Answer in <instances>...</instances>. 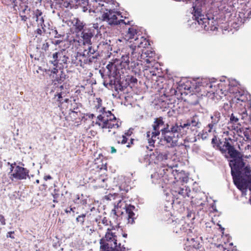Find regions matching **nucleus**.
<instances>
[{"label": "nucleus", "mask_w": 251, "mask_h": 251, "mask_svg": "<svg viewBox=\"0 0 251 251\" xmlns=\"http://www.w3.org/2000/svg\"><path fill=\"white\" fill-rule=\"evenodd\" d=\"M115 226H113L111 221H109L106 217L98 222V230L99 231L106 230L105 236L100 240V251H109L112 248L118 246L120 242L121 235H117L115 232Z\"/></svg>", "instance_id": "1"}, {"label": "nucleus", "mask_w": 251, "mask_h": 251, "mask_svg": "<svg viewBox=\"0 0 251 251\" xmlns=\"http://www.w3.org/2000/svg\"><path fill=\"white\" fill-rule=\"evenodd\" d=\"M180 127L176 124L166 130H163L161 135L160 141L163 145L168 148H173L177 145L179 132Z\"/></svg>", "instance_id": "2"}, {"label": "nucleus", "mask_w": 251, "mask_h": 251, "mask_svg": "<svg viewBox=\"0 0 251 251\" xmlns=\"http://www.w3.org/2000/svg\"><path fill=\"white\" fill-rule=\"evenodd\" d=\"M96 124L102 129H110L118 128L121 125V122L111 111H108L97 117Z\"/></svg>", "instance_id": "3"}, {"label": "nucleus", "mask_w": 251, "mask_h": 251, "mask_svg": "<svg viewBox=\"0 0 251 251\" xmlns=\"http://www.w3.org/2000/svg\"><path fill=\"white\" fill-rule=\"evenodd\" d=\"M153 130L147 132V137L150 146L154 147L156 139H159L160 134H162L163 130H167L169 127L168 124H165L162 117L156 118L152 125Z\"/></svg>", "instance_id": "4"}, {"label": "nucleus", "mask_w": 251, "mask_h": 251, "mask_svg": "<svg viewBox=\"0 0 251 251\" xmlns=\"http://www.w3.org/2000/svg\"><path fill=\"white\" fill-rule=\"evenodd\" d=\"M131 57L133 61L138 60L143 63H146L147 65L146 67L148 68H150V64L151 65L157 63V60L159 59L155 51L152 50L151 49H143L141 52L136 51L132 52Z\"/></svg>", "instance_id": "5"}, {"label": "nucleus", "mask_w": 251, "mask_h": 251, "mask_svg": "<svg viewBox=\"0 0 251 251\" xmlns=\"http://www.w3.org/2000/svg\"><path fill=\"white\" fill-rule=\"evenodd\" d=\"M193 7L195 20L198 22L199 25H201L202 28L206 31H213L217 29L213 24L214 23L213 18L211 19L206 15L203 14L201 9L197 7L196 5L193 6Z\"/></svg>", "instance_id": "6"}, {"label": "nucleus", "mask_w": 251, "mask_h": 251, "mask_svg": "<svg viewBox=\"0 0 251 251\" xmlns=\"http://www.w3.org/2000/svg\"><path fill=\"white\" fill-rule=\"evenodd\" d=\"M243 171V175L233 176L232 177L237 187L242 192H245L247 190L248 184H251V168L246 166Z\"/></svg>", "instance_id": "7"}, {"label": "nucleus", "mask_w": 251, "mask_h": 251, "mask_svg": "<svg viewBox=\"0 0 251 251\" xmlns=\"http://www.w3.org/2000/svg\"><path fill=\"white\" fill-rule=\"evenodd\" d=\"M106 12L102 15V19L103 21H106L109 25H118L121 24L129 25V21L127 20L126 21L125 20L120 19L122 18V16L119 12L113 11L112 10H106Z\"/></svg>", "instance_id": "8"}, {"label": "nucleus", "mask_w": 251, "mask_h": 251, "mask_svg": "<svg viewBox=\"0 0 251 251\" xmlns=\"http://www.w3.org/2000/svg\"><path fill=\"white\" fill-rule=\"evenodd\" d=\"M125 209L126 213L127 215L126 218L128 221V223L132 224L134 223V220L136 219L135 214L134 213V210L135 209L134 206L132 205H127L125 203V201L123 200H119L118 202L114 203V209L112 210V212L115 215L117 216L116 212V209L122 208Z\"/></svg>", "instance_id": "9"}, {"label": "nucleus", "mask_w": 251, "mask_h": 251, "mask_svg": "<svg viewBox=\"0 0 251 251\" xmlns=\"http://www.w3.org/2000/svg\"><path fill=\"white\" fill-rule=\"evenodd\" d=\"M186 239H184V250L186 251H194L200 248L201 245L198 240V237L193 232L192 230H189L188 233L185 235Z\"/></svg>", "instance_id": "10"}, {"label": "nucleus", "mask_w": 251, "mask_h": 251, "mask_svg": "<svg viewBox=\"0 0 251 251\" xmlns=\"http://www.w3.org/2000/svg\"><path fill=\"white\" fill-rule=\"evenodd\" d=\"M232 158L233 159L229 162L232 176L243 175V170L246 167L243 158L237 156Z\"/></svg>", "instance_id": "11"}, {"label": "nucleus", "mask_w": 251, "mask_h": 251, "mask_svg": "<svg viewBox=\"0 0 251 251\" xmlns=\"http://www.w3.org/2000/svg\"><path fill=\"white\" fill-rule=\"evenodd\" d=\"M171 226L174 232L184 234V235L187 234L189 230H191L189 228V224L183 218L173 220L171 224Z\"/></svg>", "instance_id": "12"}, {"label": "nucleus", "mask_w": 251, "mask_h": 251, "mask_svg": "<svg viewBox=\"0 0 251 251\" xmlns=\"http://www.w3.org/2000/svg\"><path fill=\"white\" fill-rule=\"evenodd\" d=\"M64 50H60L52 54V60L50 61L53 65L54 68L57 69H63L67 67V62L69 58L64 53Z\"/></svg>", "instance_id": "13"}, {"label": "nucleus", "mask_w": 251, "mask_h": 251, "mask_svg": "<svg viewBox=\"0 0 251 251\" xmlns=\"http://www.w3.org/2000/svg\"><path fill=\"white\" fill-rule=\"evenodd\" d=\"M91 169L88 173V178L90 181H92L93 178H95L98 173L100 174L102 170H107V163L105 161L97 159L95 160L94 163L91 167Z\"/></svg>", "instance_id": "14"}, {"label": "nucleus", "mask_w": 251, "mask_h": 251, "mask_svg": "<svg viewBox=\"0 0 251 251\" xmlns=\"http://www.w3.org/2000/svg\"><path fill=\"white\" fill-rule=\"evenodd\" d=\"M133 42V43L129 47L128 49H129L130 51H131V54L132 52L134 51H136L137 52H142V50L141 48H145L146 49V47H148L150 45V43L148 39L142 36L138 35L137 37L135 38L133 41H130V42Z\"/></svg>", "instance_id": "15"}, {"label": "nucleus", "mask_w": 251, "mask_h": 251, "mask_svg": "<svg viewBox=\"0 0 251 251\" xmlns=\"http://www.w3.org/2000/svg\"><path fill=\"white\" fill-rule=\"evenodd\" d=\"M99 32L100 31L98 24H94L90 28H85L81 33L83 44H91L92 37L94 36H98Z\"/></svg>", "instance_id": "16"}, {"label": "nucleus", "mask_w": 251, "mask_h": 251, "mask_svg": "<svg viewBox=\"0 0 251 251\" xmlns=\"http://www.w3.org/2000/svg\"><path fill=\"white\" fill-rule=\"evenodd\" d=\"M29 173L28 169L17 165L15 167L14 172L10 178L12 180L13 178L17 180L26 179L27 178H29Z\"/></svg>", "instance_id": "17"}, {"label": "nucleus", "mask_w": 251, "mask_h": 251, "mask_svg": "<svg viewBox=\"0 0 251 251\" xmlns=\"http://www.w3.org/2000/svg\"><path fill=\"white\" fill-rule=\"evenodd\" d=\"M47 73L54 78V81H56L58 83L61 84L66 79V75L63 69L53 68L51 70H48Z\"/></svg>", "instance_id": "18"}, {"label": "nucleus", "mask_w": 251, "mask_h": 251, "mask_svg": "<svg viewBox=\"0 0 251 251\" xmlns=\"http://www.w3.org/2000/svg\"><path fill=\"white\" fill-rule=\"evenodd\" d=\"M218 150H220L223 153H226L227 151L231 157H235L239 154L238 151L226 140L223 144L222 143V145H220V147H219Z\"/></svg>", "instance_id": "19"}, {"label": "nucleus", "mask_w": 251, "mask_h": 251, "mask_svg": "<svg viewBox=\"0 0 251 251\" xmlns=\"http://www.w3.org/2000/svg\"><path fill=\"white\" fill-rule=\"evenodd\" d=\"M150 157L155 164H158L163 160H167L168 155L166 153H162L158 149H156L150 154Z\"/></svg>", "instance_id": "20"}, {"label": "nucleus", "mask_w": 251, "mask_h": 251, "mask_svg": "<svg viewBox=\"0 0 251 251\" xmlns=\"http://www.w3.org/2000/svg\"><path fill=\"white\" fill-rule=\"evenodd\" d=\"M108 180L107 176L104 174L98 173L97 176L91 181V182H95L96 186L98 187H107V185L106 181Z\"/></svg>", "instance_id": "21"}, {"label": "nucleus", "mask_w": 251, "mask_h": 251, "mask_svg": "<svg viewBox=\"0 0 251 251\" xmlns=\"http://www.w3.org/2000/svg\"><path fill=\"white\" fill-rule=\"evenodd\" d=\"M70 22L72 25L74 32L76 33L82 31L85 29L84 27L85 24L78 18H74Z\"/></svg>", "instance_id": "22"}, {"label": "nucleus", "mask_w": 251, "mask_h": 251, "mask_svg": "<svg viewBox=\"0 0 251 251\" xmlns=\"http://www.w3.org/2000/svg\"><path fill=\"white\" fill-rule=\"evenodd\" d=\"M33 14V19L37 22L38 26L44 29L45 25L44 24V19L43 16V12L39 9H36L32 11Z\"/></svg>", "instance_id": "23"}, {"label": "nucleus", "mask_w": 251, "mask_h": 251, "mask_svg": "<svg viewBox=\"0 0 251 251\" xmlns=\"http://www.w3.org/2000/svg\"><path fill=\"white\" fill-rule=\"evenodd\" d=\"M73 61L76 66H80L82 68H84L85 65L89 64L87 55L85 54H77Z\"/></svg>", "instance_id": "24"}, {"label": "nucleus", "mask_w": 251, "mask_h": 251, "mask_svg": "<svg viewBox=\"0 0 251 251\" xmlns=\"http://www.w3.org/2000/svg\"><path fill=\"white\" fill-rule=\"evenodd\" d=\"M240 117L237 115H235V114H231L230 117V122L228 125H231L232 129L236 131L241 130L242 128L241 122H239Z\"/></svg>", "instance_id": "25"}, {"label": "nucleus", "mask_w": 251, "mask_h": 251, "mask_svg": "<svg viewBox=\"0 0 251 251\" xmlns=\"http://www.w3.org/2000/svg\"><path fill=\"white\" fill-rule=\"evenodd\" d=\"M238 116L240 117L241 123H242L246 125H248L251 124V116L248 114L245 108H244V110L241 113L238 114Z\"/></svg>", "instance_id": "26"}, {"label": "nucleus", "mask_w": 251, "mask_h": 251, "mask_svg": "<svg viewBox=\"0 0 251 251\" xmlns=\"http://www.w3.org/2000/svg\"><path fill=\"white\" fill-rule=\"evenodd\" d=\"M150 75L152 76H160L161 73V68L159 67V65L157 63L150 64V68H149Z\"/></svg>", "instance_id": "27"}, {"label": "nucleus", "mask_w": 251, "mask_h": 251, "mask_svg": "<svg viewBox=\"0 0 251 251\" xmlns=\"http://www.w3.org/2000/svg\"><path fill=\"white\" fill-rule=\"evenodd\" d=\"M106 69L108 70L107 73L109 76L114 77L117 75L118 74H119V72H118L117 66L114 63H109L106 66Z\"/></svg>", "instance_id": "28"}, {"label": "nucleus", "mask_w": 251, "mask_h": 251, "mask_svg": "<svg viewBox=\"0 0 251 251\" xmlns=\"http://www.w3.org/2000/svg\"><path fill=\"white\" fill-rule=\"evenodd\" d=\"M199 122L198 119L196 117H193L191 118L190 120H188L186 123L184 124L183 125H181L179 126L181 128H183L185 127H187L189 128V126L195 127L197 126Z\"/></svg>", "instance_id": "29"}, {"label": "nucleus", "mask_w": 251, "mask_h": 251, "mask_svg": "<svg viewBox=\"0 0 251 251\" xmlns=\"http://www.w3.org/2000/svg\"><path fill=\"white\" fill-rule=\"evenodd\" d=\"M137 32V30L135 27L133 26L129 27L125 35L126 39L128 40L134 39V40L138 36Z\"/></svg>", "instance_id": "30"}, {"label": "nucleus", "mask_w": 251, "mask_h": 251, "mask_svg": "<svg viewBox=\"0 0 251 251\" xmlns=\"http://www.w3.org/2000/svg\"><path fill=\"white\" fill-rule=\"evenodd\" d=\"M164 172L162 176L163 179H168V181L173 180L174 175L173 174V170L172 167H169L168 169H163Z\"/></svg>", "instance_id": "31"}, {"label": "nucleus", "mask_w": 251, "mask_h": 251, "mask_svg": "<svg viewBox=\"0 0 251 251\" xmlns=\"http://www.w3.org/2000/svg\"><path fill=\"white\" fill-rule=\"evenodd\" d=\"M235 4V2L230 0L229 1H228L227 7L226 6H225L224 7V12H225L226 14L229 13V15H231L234 12V4Z\"/></svg>", "instance_id": "32"}, {"label": "nucleus", "mask_w": 251, "mask_h": 251, "mask_svg": "<svg viewBox=\"0 0 251 251\" xmlns=\"http://www.w3.org/2000/svg\"><path fill=\"white\" fill-rule=\"evenodd\" d=\"M31 11L30 8H28L27 6H25V8L22 10L20 13V17L22 21H26L27 19H29L30 17L29 13Z\"/></svg>", "instance_id": "33"}, {"label": "nucleus", "mask_w": 251, "mask_h": 251, "mask_svg": "<svg viewBox=\"0 0 251 251\" xmlns=\"http://www.w3.org/2000/svg\"><path fill=\"white\" fill-rule=\"evenodd\" d=\"M211 123L209 124L216 127L221 119V113L218 111L214 112L213 114L211 116Z\"/></svg>", "instance_id": "34"}, {"label": "nucleus", "mask_w": 251, "mask_h": 251, "mask_svg": "<svg viewBox=\"0 0 251 251\" xmlns=\"http://www.w3.org/2000/svg\"><path fill=\"white\" fill-rule=\"evenodd\" d=\"M235 98L241 101H246L248 100L244 92L237 91L235 92Z\"/></svg>", "instance_id": "35"}, {"label": "nucleus", "mask_w": 251, "mask_h": 251, "mask_svg": "<svg viewBox=\"0 0 251 251\" xmlns=\"http://www.w3.org/2000/svg\"><path fill=\"white\" fill-rule=\"evenodd\" d=\"M204 129V131H206L210 136L212 135L213 136V135H215L214 133L216 131V127L212 126V125L209 124L206 127H205Z\"/></svg>", "instance_id": "36"}, {"label": "nucleus", "mask_w": 251, "mask_h": 251, "mask_svg": "<svg viewBox=\"0 0 251 251\" xmlns=\"http://www.w3.org/2000/svg\"><path fill=\"white\" fill-rule=\"evenodd\" d=\"M129 53L127 54H123L121 57V64L123 66H128L129 63Z\"/></svg>", "instance_id": "37"}, {"label": "nucleus", "mask_w": 251, "mask_h": 251, "mask_svg": "<svg viewBox=\"0 0 251 251\" xmlns=\"http://www.w3.org/2000/svg\"><path fill=\"white\" fill-rule=\"evenodd\" d=\"M127 138L125 135H122V137L117 136L115 137V141L118 144H125L127 142Z\"/></svg>", "instance_id": "38"}, {"label": "nucleus", "mask_w": 251, "mask_h": 251, "mask_svg": "<svg viewBox=\"0 0 251 251\" xmlns=\"http://www.w3.org/2000/svg\"><path fill=\"white\" fill-rule=\"evenodd\" d=\"M211 143L214 148L217 149L220 147V145H222V142L217 138V137L215 135H213V137L212 138Z\"/></svg>", "instance_id": "39"}, {"label": "nucleus", "mask_w": 251, "mask_h": 251, "mask_svg": "<svg viewBox=\"0 0 251 251\" xmlns=\"http://www.w3.org/2000/svg\"><path fill=\"white\" fill-rule=\"evenodd\" d=\"M56 94L55 95V98L57 97V100L59 102L60 104L63 103L64 102H67L69 100L68 99H63V93L62 92H57Z\"/></svg>", "instance_id": "40"}, {"label": "nucleus", "mask_w": 251, "mask_h": 251, "mask_svg": "<svg viewBox=\"0 0 251 251\" xmlns=\"http://www.w3.org/2000/svg\"><path fill=\"white\" fill-rule=\"evenodd\" d=\"M85 214H82L78 216L76 218V222L79 224L81 226L83 225L85 219Z\"/></svg>", "instance_id": "41"}, {"label": "nucleus", "mask_w": 251, "mask_h": 251, "mask_svg": "<svg viewBox=\"0 0 251 251\" xmlns=\"http://www.w3.org/2000/svg\"><path fill=\"white\" fill-rule=\"evenodd\" d=\"M97 54L98 53H96L94 54L87 55V57H88V60L89 64H90L93 62H96L97 61Z\"/></svg>", "instance_id": "42"}, {"label": "nucleus", "mask_w": 251, "mask_h": 251, "mask_svg": "<svg viewBox=\"0 0 251 251\" xmlns=\"http://www.w3.org/2000/svg\"><path fill=\"white\" fill-rule=\"evenodd\" d=\"M125 249L124 245L122 246L121 243H119L118 246L112 248L111 250H109V251H125Z\"/></svg>", "instance_id": "43"}, {"label": "nucleus", "mask_w": 251, "mask_h": 251, "mask_svg": "<svg viewBox=\"0 0 251 251\" xmlns=\"http://www.w3.org/2000/svg\"><path fill=\"white\" fill-rule=\"evenodd\" d=\"M130 187L128 185H126V183L125 182L121 184V185L119 186V189L120 191H123L125 193H127Z\"/></svg>", "instance_id": "44"}, {"label": "nucleus", "mask_w": 251, "mask_h": 251, "mask_svg": "<svg viewBox=\"0 0 251 251\" xmlns=\"http://www.w3.org/2000/svg\"><path fill=\"white\" fill-rule=\"evenodd\" d=\"M74 110L75 108L73 110H71L69 113L70 116L72 118L73 121L76 120L77 119V117H78V112Z\"/></svg>", "instance_id": "45"}, {"label": "nucleus", "mask_w": 251, "mask_h": 251, "mask_svg": "<svg viewBox=\"0 0 251 251\" xmlns=\"http://www.w3.org/2000/svg\"><path fill=\"white\" fill-rule=\"evenodd\" d=\"M118 196V194H114V195L109 194L105 196L104 198L105 200L108 201H111L112 200H115L116 197Z\"/></svg>", "instance_id": "46"}, {"label": "nucleus", "mask_w": 251, "mask_h": 251, "mask_svg": "<svg viewBox=\"0 0 251 251\" xmlns=\"http://www.w3.org/2000/svg\"><path fill=\"white\" fill-rule=\"evenodd\" d=\"M201 138L203 139H207L210 135L207 133V132L205 131H204V129H203L202 131V132L201 134Z\"/></svg>", "instance_id": "47"}, {"label": "nucleus", "mask_w": 251, "mask_h": 251, "mask_svg": "<svg viewBox=\"0 0 251 251\" xmlns=\"http://www.w3.org/2000/svg\"><path fill=\"white\" fill-rule=\"evenodd\" d=\"M0 222L2 225H6V220L4 217L1 214H0Z\"/></svg>", "instance_id": "48"}, {"label": "nucleus", "mask_w": 251, "mask_h": 251, "mask_svg": "<svg viewBox=\"0 0 251 251\" xmlns=\"http://www.w3.org/2000/svg\"><path fill=\"white\" fill-rule=\"evenodd\" d=\"M134 139L131 138L130 139V141L127 143V144L126 145V147L128 148L131 147L132 146V145L134 144Z\"/></svg>", "instance_id": "49"}, {"label": "nucleus", "mask_w": 251, "mask_h": 251, "mask_svg": "<svg viewBox=\"0 0 251 251\" xmlns=\"http://www.w3.org/2000/svg\"><path fill=\"white\" fill-rule=\"evenodd\" d=\"M49 47V44L47 42L46 43L43 44V45H42V49L43 50L46 51L47 50H48Z\"/></svg>", "instance_id": "50"}, {"label": "nucleus", "mask_w": 251, "mask_h": 251, "mask_svg": "<svg viewBox=\"0 0 251 251\" xmlns=\"http://www.w3.org/2000/svg\"><path fill=\"white\" fill-rule=\"evenodd\" d=\"M88 49H89V50L87 52V55L96 54L95 50L94 49H92L91 47H89Z\"/></svg>", "instance_id": "51"}, {"label": "nucleus", "mask_w": 251, "mask_h": 251, "mask_svg": "<svg viewBox=\"0 0 251 251\" xmlns=\"http://www.w3.org/2000/svg\"><path fill=\"white\" fill-rule=\"evenodd\" d=\"M14 231H9L7 235H6V237L7 238H12V239H14L15 237L12 235V234H14Z\"/></svg>", "instance_id": "52"}, {"label": "nucleus", "mask_w": 251, "mask_h": 251, "mask_svg": "<svg viewBox=\"0 0 251 251\" xmlns=\"http://www.w3.org/2000/svg\"><path fill=\"white\" fill-rule=\"evenodd\" d=\"M5 1L7 5H9L14 3L16 0H5Z\"/></svg>", "instance_id": "53"}, {"label": "nucleus", "mask_w": 251, "mask_h": 251, "mask_svg": "<svg viewBox=\"0 0 251 251\" xmlns=\"http://www.w3.org/2000/svg\"><path fill=\"white\" fill-rule=\"evenodd\" d=\"M35 32L40 35H42L43 33V31H42V29H40V28H37V30L35 31Z\"/></svg>", "instance_id": "54"}, {"label": "nucleus", "mask_w": 251, "mask_h": 251, "mask_svg": "<svg viewBox=\"0 0 251 251\" xmlns=\"http://www.w3.org/2000/svg\"><path fill=\"white\" fill-rule=\"evenodd\" d=\"M52 177L50 175H47L45 176L44 177V179L46 181L48 180V179H51Z\"/></svg>", "instance_id": "55"}, {"label": "nucleus", "mask_w": 251, "mask_h": 251, "mask_svg": "<svg viewBox=\"0 0 251 251\" xmlns=\"http://www.w3.org/2000/svg\"><path fill=\"white\" fill-rule=\"evenodd\" d=\"M110 149H111L110 152L111 153H115L117 152V150L114 147H113V146L111 147Z\"/></svg>", "instance_id": "56"}, {"label": "nucleus", "mask_w": 251, "mask_h": 251, "mask_svg": "<svg viewBox=\"0 0 251 251\" xmlns=\"http://www.w3.org/2000/svg\"><path fill=\"white\" fill-rule=\"evenodd\" d=\"M61 42H62V41L61 40H55L54 42H52V43L55 45H59V44H60Z\"/></svg>", "instance_id": "57"}, {"label": "nucleus", "mask_w": 251, "mask_h": 251, "mask_svg": "<svg viewBox=\"0 0 251 251\" xmlns=\"http://www.w3.org/2000/svg\"><path fill=\"white\" fill-rule=\"evenodd\" d=\"M94 4L95 5V6H96L97 8H98V5H100L101 6H104L103 4H101L100 3H98V1L97 0H96L94 2Z\"/></svg>", "instance_id": "58"}, {"label": "nucleus", "mask_w": 251, "mask_h": 251, "mask_svg": "<svg viewBox=\"0 0 251 251\" xmlns=\"http://www.w3.org/2000/svg\"><path fill=\"white\" fill-rule=\"evenodd\" d=\"M16 165V163H12L10 165V171L12 172L14 170V166Z\"/></svg>", "instance_id": "59"}, {"label": "nucleus", "mask_w": 251, "mask_h": 251, "mask_svg": "<svg viewBox=\"0 0 251 251\" xmlns=\"http://www.w3.org/2000/svg\"><path fill=\"white\" fill-rule=\"evenodd\" d=\"M130 135H131V133L130 132V131H127V132H126L123 135H125L126 136V137H127V136H130Z\"/></svg>", "instance_id": "60"}, {"label": "nucleus", "mask_w": 251, "mask_h": 251, "mask_svg": "<svg viewBox=\"0 0 251 251\" xmlns=\"http://www.w3.org/2000/svg\"><path fill=\"white\" fill-rule=\"evenodd\" d=\"M87 116L91 119H93L95 117V115L93 114H87Z\"/></svg>", "instance_id": "61"}, {"label": "nucleus", "mask_w": 251, "mask_h": 251, "mask_svg": "<svg viewBox=\"0 0 251 251\" xmlns=\"http://www.w3.org/2000/svg\"><path fill=\"white\" fill-rule=\"evenodd\" d=\"M178 194H180V195H184V189H181L178 191Z\"/></svg>", "instance_id": "62"}, {"label": "nucleus", "mask_w": 251, "mask_h": 251, "mask_svg": "<svg viewBox=\"0 0 251 251\" xmlns=\"http://www.w3.org/2000/svg\"><path fill=\"white\" fill-rule=\"evenodd\" d=\"M98 102H99V105L100 104L101 105V100L100 99H98ZM99 107V106H98V108Z\"/></svg>", "instance_id": "63"}, {"label": "nucleus", "mask_w": 251, "mask_h": 251, "mask_svg": "<svg viewBox=\"0 0 251 251\" xmlns=\"http://www.w3.org/2000/svg\"><path fill=\"white\" fill-rule=\"evenodd\" d=\"M127 234L126 233H124L123 234V237H124V238H126L127 237Z\"/></svg>", "instance_id": "64"}]
</instances>
